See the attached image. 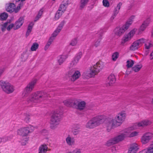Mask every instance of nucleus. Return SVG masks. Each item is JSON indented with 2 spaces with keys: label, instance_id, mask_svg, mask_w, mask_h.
Segmentation results:
<instances>
[{
  "label": "nucleus",
  "instance_id": "nucleus-1",
  "mask_svg": "<svg viewBox=\"0 0 153 153\" xmlns=\"http://www.w3.org/2000/svg\"><path fill=\"white\" fill-rule=\"evenodd\" d=\"M24 21V19L23 17L19 18L16 21L14 24L12 23L11 20H8L7 22L1 24L0 25L1 31L4 32L6 30L10 31L12 29L14 30L19 29L22 25Z\"/></svg>",
  "mask_w": 153,
  "mask_h": 153
},
{
  "label": "nucleus",
  "instance_id": "nucleus-2",
  "mask_svg": "<svg viewBox=\"0 0 153 153\" xmlns=\"http://www.w3.org/2000/svg\"><path fill=\"white\" fill-rule=\"evenodd\" d=\"M35 129V127L31 125L22 127L18 129L16 133L17 135L21 137L22 140L21 141L22 145L26 144L28 140L27 137L29 134L33 131Z\"/></svg>",
  "mask_w": 153,
  "mask_h": 153
},
{
  "label": "nucleus",
  "instance_id": "nucleus-3",
  "mask_svg": "<svg viewBox=\"0 0 153 153\" xmlns=\"http://www.w3.org/2000/svg\"><path fill=\"white\" fill-rule=\"evenodd\" d=\"M104 66L103 62L99 61L90 68L89 71L86 73V75L89 77L94 76L98 74L103 69Z\"/></svg>",
  "mask_w": 153,
  "mask_h": 153
},
{
  "label": "nucleus",
  "instance_id": "nucleus-4",
  "mask_svg": "<svg viewBox=\"0 0 153 153\" xmlns=\"http://www.w3.org/2000/svg\"><path fill=\"white\" fill-rule=\"evenodd\" d=\"M49 96L46 92L43 91H37L32 93L27 98V100L31 102L36 103L40 99H45Z\"/></svg>",
  "mask_w": 153,
  "mask_h": 153
},
{
  "label": "nucleus",
  "instance_id": "nucleus-5",
  "mask_svg": "<svg viewBox=\"0 0 153 153\" xmlns=\"http://www.w3.org/2000/svg\"><path fill=\"white\" fill-rule=\"evenodd\" d=\"M103 118V117L102 116H98L93 117L87 123L85 126L88 128H93L101 123Z\"/></svg>",
  "mask_w": 153,
  "mask_h": 153
},
{
  "label": "nucleus",
  "instance_id": "nucleus-6",
  "mask_svg": "<svg viewBox=\"0 0 153 153\" xmlns=\"http://www.w3.org/2000/svg\"><path fill=\"white\" fill-rule=\"evenodd\" d=\"M131 23V22H127L123 26L115 28L113 31L115 37L119 38L122 36L125 31L128 29Z\"/></svg>",
  "mask_w": 153,
  "mask_h": 153
},
{
  "label": "nucleus",
  "instance_id": "nucleus-7",
  "mask_svg": "<svg viewBox=\"0 0 153 153\" xmlns=\"http://www.w3.org/2000/svg\"><path fill=\"white\" fill-rule=\"evenodd\" d=\"M126 117V114L125 111H121L118 113L114 119L111 121L110 123L113 126L120 125L125 120Z\"/></svg>",
  "mask_w": 153,
  "mask_h": 153
},
{
  "label": "nucleus",
  "instance_id": "nucleus-8",
  "mask_svg": "<svg viewBox=\"0 0 153 153\" xmlns=\"http://www.w3.org/2000/svg\"><path fill=\"white\" fill-rule=\"evenodd\" d=\"M127 136L126 131H125L123 133L120 134L117 136L108 141L106 142V145L108 146H110L117 143L123 140L125 138L127 137Z\"/></svg>",
  "mask_w": 153,
  "mask_h": 153
},
{
  "label": "nucleus",
  "instance_id": "nucleus-9",
  "mask_svg": "<svg viewBox=\"0 0 153 153\" xmlns=\"http://www.w3.org/2000/svg\"><path fill=\"white\" fill-rule=\"evenodd\" d=\"M37 79H35L30 82L24 88L22 92V96L23 97H27V100L28 102H29L27 100V98L29 97V96L28 97V94L33 90L34 86L37 82Z\"/></svg>",
  "mask_w": 153,
  "mask_h": 153
},
{
  "label": "nucleus",
  "instance_id": "nucleus-10",
  "mask_svg": "<svg viewBox=\"0 0 153 153\" xmlns=\"http://www.w3.org/2000/svg\"><path fill=\"white\" fill-rule=\"evenodd\" d=\"M147 41V40L142 38L139 39L133 42L129 48L130 50L134 51L138 50L144 43Z\"/></svg>",
  "mask_w": 153,
  "mask_h": 153
},
{
  "label": "nucleus",
  "instance_id": "nucleus-11",
  "mask_svg": "<svg viewBox=\"0 0 153 153\" xmlns=\"http://www.w3.org/2000/svg\"><path fill=\"white\" fill-rule=\"evenodd\" d=\"M60 120V115L58 114L55 113L52 115L50 120V124L52 128H54L59 125Z\"/></svg>",
  "mask_w": 153,
  "mask_h": 153
},
{
  "label": "nucleus",
  "instance_id": "nucleus-12",
  "mask_svg": "<svg viewBox=\"0 0 153 153\" xmlns=\"http://www.w3.org/2000/svg\"><path fill=\"white\" fill-rule=\"evenodd\" d=\"M21 6L20 4L16 6L13 3H7L6 4L5 10L8 12L12 13H17L20 9Z\"/></svg>",
  "mask_w": 153,
  "mask_h": 153
},
{
  "label": "nucleus",
  "instance_id": "nucleus-13",
  "mask_svg": "<svg viewBox=\"0 0 153 153\" xmlns=\"http://www.w3.org/2000/svg\"><path fill=\"white\" fill-rule=\"evenodd\" d=\"M137 30V29L134 28L127 34L125 35L122 39L121 44L123 45L127 42L130 41L136 32Z\"/></svg>",
  "mask_w": 153,
  "mask_h": 153
},
{
  "label": "nucleus",
  "instance_id": "nucleus-14",
  "mask_svg": "<svg viewBox=\"0 0 153 153\" xmlns=\"http://www.w3.org/2000/svg\"><path fill=\"white\" fill-rule=\"evenodd\" d=\"M0 85L3 90L8 94L12 93L14 90L13 86L9 83L1 81L0 83Z\"/></svg>",
  "mask_w": 153,
  "mask_h": 153
},
{
  "label": "nucleus",
  "instance_id": "nucleus-15",
  "mask_svg": "<svg viewBox=\"0 0 153 153\" xmlns=\"http://www.w3.org/2000/svg\"><path fill=\"white\" fill-rule=\"evenodd\" d=\"M153 137V133L151 132H147L144 133L141 138V143L144 144L149 143V141Z\"/></svg>",
  "mask_w": 153,
  "mask_h": 153
},
{
  "label": "nucleus",
  "instance_id": "nucleus-16",
  "mask_svg": "<svg viewBox=\"0 0 153 153\" xmlns=\"http://www.w3.org/2000/svg\"><path fill=\"white\" fill-rule=\"evenodd\" d=\"M73 105L75 108L79 110H82L85 108L86 103L80 100L76 99L74 102Z\"/></svg>",
  "mask_w": 153,
  "mask_h": 153
},
{
  "label": "nucleus",
  "instance_id": "nucleus-17",
  "mask_svg": "<svg viewBox=\"0 0 153 153\" xmlns=\"http://www.w3.org/2000/svg\"><path fill=\"white\" fill-rule=\"evenodd\" d=\"M68 75L71 77V80L74 81L79 77L80 74L79 71L74 69H72L68 72Z\"/></svg>",
  "mask_w": 153,
  "mask_h": 153
},
{
  "label": "nucleus",
  "instance_id": "nucleus-18",
  "mask_svg": "<svg viewBox=\"0 0 153 153\" xmlns=\"http://www.w3.org/2000/svg\"><path fill=\"white\" fill-rule=\"evenodd\" d=\"M146 39L147 40V41L145 43V48L144 49L145 56H146L148 55L149 49L153 46L152 43L150 41H148V40Z\"/></svg>",
  "mask_w": 153,
  "mask_h": 153
},
{
  "label": "nucleus",
  "instance_id": "nucleus-19",
  "mask_svg": "<svg viewBox=\"0 0 153 153\" xmlns=\"http://www.w3.org/2000/svg\"><path fill=\"white\" fill-rule=\"evenodd\" d=\"M63 25L64 23L63 22L60 23L52 34V36L51 37H52V38H53V37H56L60 32L62 28Z\"/></svg>",
  "mask_w": 153,
  "mask_h": 153
},
{
  "label": "nucleus",
  "instance_id": "nucleus-20",
  "mask_svg": "<svg viewBox=\"0 0 153 153\" xmlns=\"http://www.w3.org/2000/svg\"><path fill=\"white\" fill-rule=\"evenodd\" d=\"M138 149V145L135 143H133L130 145L128 153H136Z\"/></svg>",
  "mask_w": 153,
  "mask_h": 153
},
{
  "label": "nucleus",
  "instance_id": "nucleus-21",
  "mask_svg": "<svg viewBox=\"0 0 153 153\" xmlns=\"http://www.w3.org/2000/svg\"><path fill=\"white\" fill-rule=\"evenodd\" d=\"M149 22L147 21H143L140 27L137 34H139L142 32L144 31L146 29L147 27L149 26Z\"/></svg>",
  "mask_w": 153,
  "mask_h": 153
},
{
  "label": "nucleus",
  "instance_id": "nucleus-22",
  "mask_svg": "<svg viewBox=\"0 0 153 153\" xmlns=\"http://www.w3.org/2000/svg\"><path fill=\"white\" fill-rule=\"evenodd\" d=\"M121 5L122 4L120 3H119L117 4V6L114 10L113 14L111 17V19H113L118 13Z\"/></svg>",
  "mask_w": 153,
  "mask_h": 153
},
{
  "label": "nucleus",
  "instance_id": "nucleus-23",
  "mask_svg": "<svg viewBox=\"0 0 153 153\" xmlns=\"http://www.w3.org/2000/svg\"><path fill=\"white\" fill-rule=\"evenodd\" d=\"M127 135V137H132L138 136L139 134V132L138 131H135L132 132L130 131L129 130L128 131H126Z\"/></svg>",
  "mask_w": 153,
  "mask_h": 153
},
{
  "label": "nucleus",
  "instance_id": "nucleus-24",
  "mask_svg": "<svg viewBox=\"0 0 153 153\" xmlns=\"http://www.w3.org/2000/svg\"><path fill=\"white\" fill-rule=\"evenodd\" d=\"M116 79L115 75L114 74H111L108 77L107 82L110 85L114 83Z\"/></svg>",
  "mask_w": 153,
  "mask_h": 153
},
{
  "label": "nucleus",
  "instance_id": "nucleus-25",
  "mask_svg": "<svg viewBox=\"0 0 153 153\" xmlns=\"http://www.w3.org/2000/svg\"><path fill=\"white\" fill-rule=\"evenodd\" d=\"M47 145L43 144L41 145L39 148V153H46L48 150Z\"/></svg>",
  "mask_w": 153,
  "mask_h": 153
},
{
  "label": "nucleus",
  "instance_id": "nucleus-26",
  "mask_svg": "<svg viewBox=\"0 0 153 153\" xmlns=\"http://www.w3.org/2000/svg\"><path fill=\"white\" fill-rule=\"evenodd\" d=\"M65 140L67 144L69 145L72 146L74 144V139L70 135H68L67 137Z\"/></svg>",
  "mask_w": 153,
  "mask_h": 153
},
{
  "label": "nucleus",
  "instance_id": "nucleus-27",
  "mask_svg": "<svg viewBox=\"0 0 153 153\" xmlns=\"http://www.w3.org/2000/svg\"><path fill=\"white\" fill-rule=\"evenodd\" d=\"M67 57L68 56L66 55H64L59 56L58 59L59 64L61 65L62 64Z\"/></svg>",
  "mask_w": 153,
  "mask_h": 153
},
{
  "label": "nucleus",
  "instance_id": "nucleus-28",
  "mask_svg": "<svg viewBox=\"0 0 153 153\" xmlns=\"http://www.w3.org/2000/svg\"><path fill=\"white\" fill-rule=\"evenodd\" d=\"M142 67L143 65L142 64H138L135 65L132 68V70L136 72H137L140 70Z\"/></svg>",
  "mask_w": 153,
  "mask_h": 153
},
{
  "label": "nucleus",
  "instance_id": "nucleus-29",
  "mask_svg": "<svg viewBox=\"0 0 153 153\" xmlns=\"http://www.w3.org/2000/svg\"><path fill=\"white\" fill-rule=\"evenodd\" d=\"M8 16V14L5 12L0 13V20L1 21H5Z\"/></svg>",
  "mask_w": 153,
  "mask_h": 153
},
{
  "label": "nucleus",
  "instance_id": "nucleus-30",
  "mask_svg": "<svg viewBox=\"0 0 153 153\" xmlns=\"http://www.w3.org/2000/svg\"><path fill=\"white\" fill-rule=\"evenodd\" d=\"M53 40V38H52V37H50L49 38L44 48V49L45 50H47L49 48V47L52 44Z\"/></svg>",
  "mask_w": 153,
  "mask_h": 153
},
{
  "label": "nucleus",
  "instance_id": "nucleus-31",
  "mask_svg": "<svg viewBox=\"0 0 153 153\" xmlns=\"http://www.w3.org/2000/svg\"><path fill=\"white\" fill-rule=\"evenodd\" d=\"M63 13L60 10H58L56 13L54 19L55 20H58L62 16Z\"/></svg>",
  "mask_w": 153,
  "mask_h": 153
},
{
  "label": "nucleus",
  "instance_id": "nucleus-32",
  "mask_svg": "<svg viewBox=\"0 0 153 153\" xmlns=\"http://www.w3.org/2000/svg\"><path fill=\"white\" fill-rule=\"evenodd\" d=\"M89 0H81L80 7L81 8H83L89 1Z\"/></svg>",
  "mask_w": 153,
  "mask_h": 153
},
{
  "label": "nucleus",
  "instance_id": "nucleus-33",
  "mask_svg": "<svg viewBox=\"0 0 153 153\" xmlns=\"http://www.w3.org/2000/svg\"><path fill=\"white\" fill-rule=\"evenodd\" d=\"M39 46V44L37 43H34L31 46L30 50L32 51H35L38 48Z\"/></svg>",
  "mask_w": 153,
  "mask_h": 153
},
{
  "label": "nucleus",
  "instance_id": "nucleus-34",
  "mask_svg": "<svg viewBox=\"0 0 153 153\" xmlns=\"http://www.w3.org/2000/svg\"><path fill=\"white\" fill-rule=\"evenodd\" d=\"M127 65L126 66L127 68H131L134 65V61L129 59L126 62Z\"/></svg>",
  "mask_w": 153,
  "mask_h": 153
},
{
  "label": "nucleus",
  "instance_id": "nucleus-35",
  "mask_svg": "<svg viewBox=\"0 0 153 153\" xmlns=\"http://www.w3.org/2000/svg\"><path fill=\"white\" fill-rule=\"evenodd\" d=\"M119 55V53L117 52L114 53L111 57V59L113 61H115L117 60Z\"/></svg>",
  "mask_w": 153,
  "mask_h": 153
},
{
  "label": "nucleus",
  "instance_id": "nucleus-36",
  "mask_svg": "<svg viewBox=\"0 0 153 153\" xmlns=\"http://www.w3.org/2000/svg\"><path fill=\"white\" fill-rule=\"evenodd\" d=\"M33 25V24H31L29 25L27 30L26 34V36H28L30 34V33H31L32 30Z\"/></svg>",
  "mask_w": 153,
  "mask_h": 153
},
{
  "label": "nucleus",
  "instance_id": "nucleus-37",
  "mask_svg": "<svg viewBox=\"0 0 153 153\" xmlns=\"http://www.w3.org/2000/svg\"><path fill=\"white\" fill-rule=\"evenodd\" d=\"M80 57L79 56L76 57L71 63V64L73 65H76L78 62Z\"/></svg>",
  "mask_w": 153,
  "mask_h": 153
},
{
  "label": "nucleus",
  "instance_id": "nucleus-38",
  "mask_svg": "<svg viewBox=\"0 0 153 153\" xmlns=\"http://www.w3.org/2000/svg\"><path fill=\"white\" fill-rule=\"evenodd\" d=\"M142 122L143 126H147L152 124V122L150 120H143Z\"/></svg>",
  "mask_w": 153,
  "mask_h": 153
},
{
  "label": "nucleus",
  "instance_id": "nucleus-39",
  "mask_svg": "<svg viewBox=\"0 0 153 153\" xmlns=\"http://www.w3.org/2000/svg\"><path fill=\"white\" fill-rule=\"evenodd\" d=\"M67 6L64 4H62L58 10H60L62 13H64L65 11Z\"/></svg>",
  "mask_w": 153,
  "mask_h": 153
},
{
  "label": "nucleus",
  "instance_id": "nucleus-40",
  "mask_svg": "<svg viewBox=\"0 0 153 153\" xmlns=\"http://www.w3.org/2000/svg\"><path fill=\"white\" fill-rule=\"evenodd\" d=\"M102 4L103 6L107 7H108L110 6V3L108 0H103Z\"/></svg>",
  "mask_w": 153,
  "mask_h": 153
},
{
  "label": "nucleus",
  "instance_id": "nucleus-41",
  "mask_svg": "<svg viewBox=\"0 0 153 153\" xmlns=\"http://www.w3.org/2000/svg\"><path fill=\"white\" fill-rule=\"evenodd\" d=\"M134 126L138 127H143L142 120L135 123Z\"/></svg>",
  "mask_w": 153,
  "mask_h": 153
},
{
  "label": "nucleus",
  "instance_id": "nucleus-42",
  "mask_svg": "<svg viewBox=\"0 0 153 153\" xmlns=\"http://www.w3.org/2000/svg\"><path fill=\"white\" fill-rule=\"evenodd\" d=\"M77 41L76 39H73L70 43V45L73 46H74L76 45L77 44Z\"/></svg>",
  "mask_w": 153,
  "mask_h": 153
},
{
  "label": "nucleus",
  "instance_id": "nucleus-43",
  "mask_svg": "<svg viewBox=\"0 0 153 153\" xmlns=\"http://www.w3.org/2000/svg\"><path fill=\"white\" fill-rule=\"evenodd\" d=\"M43 13V11L42 10H40L38 13V15L37 16V17H36V20L40 18V17L42 16Z\"/></svg>",
  "mask_w": 153,
  "mask_h": 153
},
{
  "label": "nucleus",
  "instance_id": "nucleus-44",
  "mask_svg": "<svg viewBox=\"0 0 153 153\" xmlns=\"http://www.w3.org/2000/svg\"><path fill=\"white\" fill-rule=\"evenodd\" d=\"M147 149L148 153H153V146L149 147Z\"/></svg>",
  "mask_w": 153,
  "mask_h": 153
},
{
  "label": "nucleus",
  "instance_id": "nucleus-45",
  "mask_svg": "<svg viewBox=\"0 0 153 153\" xmlns=\"http://www.w3.org/2000/svg\"><path fill=\"white\" fill-rule=\"evenodd\" d=\"M70 100H66L63 101L64 103L66 105H69Z\"/></svg>",
  "mask_w": 153,
  "mask_h": 153
},
{
  "label": "nucleus",
  "instance_id": "nucleus-46",
  "mask_svg": "<svg viewBox=\"0 0 153 153\" xmlns=\"http://www.w3.org/2000/svg\"><path fill=\"white\" fill-rule=\"evenodd\" d=\"M139 153H148V152L147 149H146L140 152Z\"/></svg>",
  "mask_w": 153,
  "mask_h": 153
},
{
  "label": "nucleus",
  "instance_id": "nucleus-47",
  "mask_svg": "<svg viewBox=\"0 0 153 153\" xmlns=\"http://www.w3.org/2000/svg\"><path fill=\"white\" fill-rule=\"evenodd\" d=\"M68 0H64L62 4H64L65 5L67 6L68 4Z\"/></svg>",
  "mask_w": 153,
  "mask_h": 153
},
{
  "label": "nucleus",
  "instance_id": "nucleus-48",
  "mask_svg": "<svg viewBox=\"0 0 153 153\" xmlns=\"http://www.w3.org/2000/svg\"><path fill=\"white\" fill-rule=\"evenodd\" d=\"M150 58L151 59H153V50L150 55Z\"/></svg>",
  "mask_w": 153,
  "mask_h": 153
},
{
  "label": "nucleus",
  "instance_id": "nucleus-49",
  "mask_svg": "<svg viewBox=\"0 0 153 153\" xmlns=\"http://www.w3.org/2000/svg\"><path fill=\"white\" fill-rule=\"evenodd\" d=\"M74 153H81V152L79 150H77L75 151Z\"/></svg>",
  "mask_w": 153,
  "mask_h": 153
},
{
  "label": "nucleus",
  "instance_id": "nucleus-50",
  "mask_svg": "<svg viewBox=\"0 0 153 153\" xmlns=\"http://www.w3.org/2000/svg\"><path fill=\"white\" fill-rule=\"evenodd\" d=\"M18 0L19 1H22H22H25V0Z\"/></svg>",
  "mask_w": 153,
  "mask_h": 153
},
{
  "label": "nucleus",
  "instance_id": "nucleus-51",
  "mask_svg": "<svg viewBox=\"0 0 153 153\" xmlns=\"http://www.w3.org/2000/svg\"><path fill=\"white\" fill-rule=\"evenodd\" d=\"M66 153H72V152H67Z\"/></svg>",
  "mask_w": 153,
  "mask_h": 153
},
{
  "label": "nucleus",
  "instance_id": "nucleus-52",
  "mask_svg": "<svg viewBox=\"0 0 153 153\" xmlns=\"http://www.w3.org/2000/svg\"><path fill=\"white\" fill-rule=\"evenodd\" d=\"M25 56H26V58H25V59H27V55H25Z\"/></svg>",
  "mask_w": 153,
  "mask_h": 153
},
{
  "label": "nucleus",
  "instance_id": "nucleus-53",
  "mask_svg": "<svg viewBox=\"0 0 153 153\" xmlns=\"http://www.w3.org/2000/svg\"><path fill=\"white\" fill-rule=\"evenodd\" d=\"M152 36H153V31L152 32Z\"/></svg>",
  "mask_w": 153,
  "mask_h": 153
},
{
  "label": "nucleus",
  "instance_id": "nucleus-54",
  "mask_svg": "<svg viewBox=\"0 0 153 153\" xmlns=\"http://www.w3.org/2000/svg\"><path fill=\"white\" fill-rule=\"evenodd\" d=\"M53 1H55L56 0H52Z\"/></svg>",
  "mask_w": 153,
  "mask_h": 153
},
{
  "label": "nucleus",
  "instance_id": "nucleus-55",
  "mask_svg": "<svg viewBox=\"0 0 153 153\" xmlns=\"http://www.w3.org/2000/svg\"><path fill=\"white\" fill-rule=\"evenodd\" d=\"M152 100H153V99H152Z\"/></svg>",
  "mask_w": 153,
  "mask_h": 153
}]
</instances>
